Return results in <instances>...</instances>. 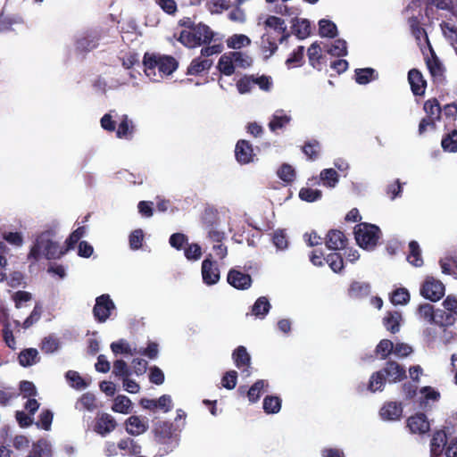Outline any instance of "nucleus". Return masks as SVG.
<instances>
[{"mask_svg":"<svg viewBox=\"0 0 457 457\" xmlns=\"http://www.w3.org/2000/svg\"><path fill=\"white\" fill-rule=\"evenodd\" d=\"M18 361L22 367L32 366L39 361L38 352L36 348L24 349L19 353Z\"/></svg>","mask_w":457,"mask_h":457,"instance_id":"obj_27","label":"nucleus"},{"mask_svg":"<svg viewBox=\"0 0 457 457\" xmlns=\"http://www.w3.org/2000/svg\"><path fill=\"white\" fill-rule=\"evenodd\" d=\"M375 79V70L372 68L356 69L355 81L360 85H365Z\"/></svg>","mask_w":457,"mask_h":457,"instance_id":"obj_42","label":"nucleus"},{"mask_svg":"<svg viewBox=\"0 0 457 457\" xmlns=\"http://www.w3.org/2000/svg\"><path fill=\"white\" fill-rule=\"evenodd\" d=\"M320 178L323 185L328 187H335L339 180L338 173L332 168L321 170Z\"/></svg>","mask_w":457,"mask_h":457,"instance_id":"obj_39","label":"nucleus"},{"mask_svg":"<svg viewBox=\"0 0 457 457\" xmlns=\"http://www.w3.org/2000/svg\"><path fill=\"white\" fill-rule=\"evenodd\" d=\"M390 300L395 305L406 304L410 301L409 291L404 287L397 288L392 293Z\"/></svg>","mask_w":457,"mask_h":457,"instance_id":"obj_48","label":"nucleus"},{"mask_svg":"<svg viewBox=\"0 0 457 457\" xmlns=\"http://www.w3.org/2000/svg\"><path fill=\"white\" fill-rule=\"evenodd\" d=\"M275 12L293 19L300 14L301 10L297 7L288 6L286 2H282L275 5Z\"/></svg>","mask_w":457,"mask_h":457,"instance_id":"obj_51","label":"nucleus"},{"mask_svg":"<svg viewBox=\"0 0 457 457\" xmlns=\"http://www.w3.org/2000/svg\"><path fill=\"white\" fill-rule=\"evenodd\" d=\"M143 64L145 73L147 77L154 76L155 69H158L162 75L169 76L176 71L179 66L178 61L172 56H160L148 53L144 55Z\"/></svg>","mask_w":457,"mask_h":457,"instance_id":"obj_3","label":"nucleus"},{"mask_svg":"<svg viewBox=\"0 0 457 457\" xmlns=\"http://www.w3.org/2000/svg\"><path fill=\"white\" fill-rule=\"evenodd\" d=\"M269 386V384L266 380L258 379L255 381L250 388L246 392V396L250 403H257L262 392Z\"/></svg>","mask_w":457,"mask_h":457,"instance_id":"obj_24","label":"nucleus"},{"mask_svg":"<svg viewBox=\"0 0 457 457\" xmlns=\"http://www.w3.org/2000/svg\"><path fill=\"white\" fill-rule=\"evenodd\" d=\"M441 146L445 152H457V129H454L451 133L446 134L442 138Z\"/></svg>","mask_w":457,"mask_h":457,"instance_id":"obj_41","label":"nucleus"},{"mask_svg":"<svg viewBox=\"0 0 457 457\" xmlns=\"http://www.w3.org/2000/svg\"><path fill=\"white\" fill-rule=\"evenodd\" d=\"M408 82L411 86L412 94L416 96L425 95L427 88V80L418 69H411L408 72Z\"/></svg>","mask_w":457,"mask_h":457,"instance_id":"obj_12","label":"nucleus"},{"mask_svg":"<svg viewBox=\"0 0 457 457\" xmlns=\"http://www.w3.org/2000/svg\"><path fill=\"white\" fill-rule=\"evenodd\" d=\"M412 36L417 39L420 40L421 37H425L428 39V35L424 28L420 26V21L417 16H411L408 20Z\"/></svg>","mask_w":457,"mask_h":457,"instance_id":"obj_43","label":"nucleus"},{"mask_svg":"<svg viewBox=\"0 0 457 457\" xmlns=\"http://www.w3.org/2000/svg\"><path fill=\"white\" fill-rule=\"evenodd\" d=\"M277 174L278 178L286 183H291L295 179V169L287 163L282 164L278 170Z\"/></svg>","mask_w":457,"mask_h":457,"instance_id":"obj_53","label":"nucleus"},{"mask_svg":"<svg viewBox=\"0 0 457 457\" xmlns=\"http://www.w3.org/2000/svg\"><path fill=\"white\" fill-rule=\"evenodd\" d=\"M442 305L444 309H441V312H444L445 315H451L454 324L456 320L455 316L457 315V298L451 295H447L443 301Z\"/></svg>","mask_w":457,"mask_h":457,"instance_id":"obj_44","label":"nucleus"},{"mask_svg":"<svg viewBox=\"0 0 457 457\" xmlns=\"http://www.w3.org/2000/svg\"><path fill=\"white\" fill-rule=\"evenodd\" d=\"M319 34L322 37H336L337 36V25L329 20L321 19L319 21Z\"/></svg>","mask_w":457,"mask_h":457,"instance_id":"obj_32","label":"nucleus"},{"mask_svg":"<svg viewBox=\"0 0 457 457\" xmlns=\"http://www.w3.org/2000/svg\"><path fill=\"white\" fill-rule=\"evenodd\" d=\"M67 251H69L67 247L63 249L60 247L56 242H54L44 235H41L37 238L36 243L30 249L29 257L38 260L41 253H43L48 260L59 259L65 254Z\"/></svg>","mask_w":457,"mask_h":457,"instance_id":"obj_4","label":"nucleus"},{"mask_svg":"<svg viewBox=\"0 0 457 457\" xmlns=\"http://www.w3.org/2000/svg\"><path fill=\"white\" fill-rule=\"evenodd\" d=\"M148 428L146 421L141 420L138 416H130L126 420V430L132 436H138L145 432Z\"/></svg>","mask_w":457,"mask_h":457,"instance_id":"obj_22","label":"nucleus"},{"mask_svg":"<svg viewBox=\"0 0 457 457\" xmlns=\"http://www.w3.org/2000/svg\"><path fill=\"white\" fill-rule=\"evenodd\" d=\"M111 349L115 355L120 353L133 355L137 353V349H132L129 343L124 339H120L117 342H112L111 344Z\"/></svg>","mask_w":457,"mask_h":457,"instance_id":"obj_47","label":"nucleus"},{"mask_svg":"<svg viewBox=\"0 0 457 457\" xmlns=\"http://www.w3.org/2000/svg\"><path fill=\"white\" fill-rule=\"evenodd\" d=\"M292 34L299 39H305L311 35V22L307 19H292Z\"/></svg>","mask_w":457,"mask_h":457,"instance_id":"obj_20","label":"nucleus"},{"mask_svg":"<svg viewBox=\"0 0 457 457\" xmlns=\"http://www.w3.org/2000/svg\"><path fill=\"white\" fill-rule=\"evenodd\" d=\"M132 402L131 400L123 395H119L115 397L112 410L114 412L122 414H128L131 411Z\"/></svg>","mask_w":457,"mask_h":457,"instance_id":"obj_31","label":"nucleus"},{"mask_svg":"<svg viewBox=\"0 0 457 457\" xmlns=\"http://www.w3.org/2000/svg\"><path fill=\"white\" fill-rule=\"evenodd\" d=\"M272 242L278 249H286L288 245V240L286 232L282 229L276 230L272 236Z\"/></svg>","mask_w":457,"mask_h":457,"instance_id":"obj_62","label":"nucleus"},{"mask_svg":"<svg viewBox=\"0 0 457 457\" xmlns=\"http://www.w3.org/2000/svg\"><path fill=\"white\" fill-rule=\"evenodd\" d=\"M407 261L415 267L423 265V259L421 256V250L417 241L412 240L409 243V253Z\"/></svg>","mask_w":457,"mask_h":457,"instance_id":"obj_28","label":"nucleus"},{"mask_svg":"<svg viewBox=\"0 0 457 457\" xmlns=\"http://www.w3.org/2000/svg\"><path fill=\"white\" fill-rule=\"evenodd\" d=\"M424 111L428 114L427 117L439 120L441 115V106L436 98H431L424 103Z\"/></svg>","mask_w":457,"mask_h":457,"instance_id":"obj_40","label":"nucleus"},{"mask_svg":"<svg viewBox=\"0 0 457 457\" xmlns=\"http://www.w3.org/2000/svg\"><path fill=\"white\" fill-rule=\"evenodd\" d=\"M446 444V434L444 430H437L434 433L431 439V451H441V445Z\"/></svg>","mask_w":457,"mask_h":457,"instance_id":"obj_60","label":"nucleus"},{"mask_svg":"<svg viewBox=\"0 0 457 457\" xmlns=\"http://www.w3.org/2000/svg\"><path fill=\"white\" fill-rule=\"evenodd\" d=\"M406 378L405 368L394 361H388L385 367L372 373L367 385V389L371 393L382 391L386 382L397 383Z\"/></svg>","mask_w":457,"mask_h":457,"instance_id":"obj_1","label":"nucleus"},{"mask_svg":"<svg viewBox=\"0 0 457 457\" xmlns=\"http://www.w3.org/2000/svg\"><path fill=\"white\" fill-rule=\"evenodd\" d=\"M304 56V46H299L293 51L290 56L287 59L286 64L288 68L302 66Z\"/></svg>","mask_w":457,"mask_h":457,"instance_id":"obj_45","label":"nucleus"},{"mask_svg":"<svg viewBox=\"0 0 457 457\" xmlns=\"http://www.w3.org/2000/svg\"><path fill=\"white\" fill-rule=\"evenodd\" d=\"M217 68L221 74L231 76L235 72L233 57L227 54L221 55L219 59Z\"/></svg>","mask_w":457,"mask_h":457,"instance_id":"obj_37","label":"nucleus"},{"mask_svg":"<svg viewBox=\"0 0 457 457\" xmlns=\"http://www.w3.org/2000/svg\"><path fill=\"white\" fill-rule=\"evenodd\" d=\"M394 344L389 339H382L376 346V353L380 356L381 360H386L392 353Z\"/></svg>","mask_w":457,"mask_h":457,"instance_id":"obj_49","label":"nucleus"},{"mask_svg":"<svg viewBox=\"0 0 457 457\" xmlns=\"http://www.w3.org/2000/svg\"><path fill=\"white\" fill-rule=\"evenodd\" d=\"M251 43V40L248 37L242 34H235L232 37H230L228 41V46L229 48H240L242 46H247Z\"/></svg>","mask_w":457,"mask_h":457,"instance_id":"obj_58","label":"nucleus"},{"mask_svg":"<svg viewBox=\"0 0 457 457\" xmlns=\"http://www.w3.org/2000/svg\"><path fill=\"white\" fill-rule=\"evenodd\" d=\"M325 261L334 272H339L344 268V260L340 253H329L325 258Z\"/></svg>","mask_w":457,"mask_h":457,"instance_id":"obj_54","label":"nucleus"},{"mask_svg":"<svg viewBox=\"0 0 457 457\" xmlns=\"http://www.w3.org/2000/svg\"><path fill=\"white\" fill-rule=\"evenodd\" d=\"M65 378L71 386L78 390L84 389L88 386L79 373L75 370L67 371Z\"/></svg>","mask_w":457,"mask_h":457,"instance_id":"obj_46","label":"nucleus"},{"mask_svg":"<svg viewBox=\"0 0 457 457\" xmlns=\"http://www.w3.org/2000/svg\"><path fill=\"white\" fill-rule=\"evenodd\" d=\"M213 64V60L210 58L195 57L187 69V75L202 76L208 73Z\"/></svg>","mask_w":457,"mask_h":457,"instance_id":"obj_16","label":"nucleus"},{"mask_svg":"<svg viewBox=\"0 0 457 457\" xmlns=\"http://www.w3.org/2000/svg\"><path fill=\"white\" fill-rule=\"evenodd\" d=\"M262 404L264 412L275 414L281 409V399L276 395H267L264 397Z\"/></svg>","mask_w":457,"mask_h":457,"instance_id":"obj_35","label":"nucleus"},{"mask_svg":"<svg viewBox=\"0 0 457 457\" xmlns=\"http://www.w3.org/2000/svg\"><path fill=\"white\" fill-rule=\"evenodd\" d=\"M235 156L237 161L242 164L252 162L254 156L252 145L244 139L237 141L235 147Z\"/></svg>","mask_w":457,"mask_h":457,"instance_id":"obj_18","label":"nucleus"},{"mask_svg":"<svg viewBox=\"0 0 457 457\" xmlns=\"http://www.w3.org/2000/svg\"><path fill=\"white\" fill-rule=\"evenodd\" d=\"M43 310L40 303H36L30 315L22 323V328L27 329L30 328L34 323L39 320L41 318Z\"/></svg>","mask_w":457,"mask_h":457,"instance_id":"obj_57","label":"nucleus"},{"mask_svg":"<svg viewBox=\"0 0 457 457\" xmlns=\"http://www.w3.org/2000/svg\"><path fill=\"white\" fill-rule=\"evenodd\" d=\"M237 381V372L236 370H229L224 373L221 378V385L226 389L231 390L235 388Z\"/></svg>","mask_w":457,"mask_h":457,"instance_id":"obj_64","label":"nucleus"},{"mask_svg":"<svg viewBox=\"0 0 457 457\" xmlns=\"http://www.w3.org/2000/svg\"><path fill=\"white\" fill-rule=\"evenodd\" d=\"M214 35L208 25L200 22L191 30H182L178 40L188 48H195L209 45L213 40Z\"/></svg>","mask_w":457,"mask_h":457,"instance_id":"obj_2","label":"nucleus"},{"mask_svg":"<svg viewBox=\"0 0 457 457\" xmlns=\"http://www.w3.org/2000/svg\"><path fill=\"white\" fill-rule=\"evenodd\" d=\"M403 415V406L401 403L387 402L380 410V416L384 420H397Z\"/></svg>","mask_w":457,"mask_h":457,"instance_id":"obj_19","label":"nucleus"},{"mask_svg":"<svg viewBox=\"0 0 457 457\" xmlns=\"http://www.w3.org/2000/svg\"><path fill=\"white\" fill-rule=\"evenodd\" d=\"M407 427L413 434L424 435L430 430V423L425 413L419 412L407 419Z\"/></svg>","mask_w":457,"mask_h":457,"instance_id":"obj_10","label":"nucleus"},{"mask_svg":"<svg viewBox=\"0 0 457 457\" xmlns=\"http://www.w3.org/2000/svg\"><path fill=\"white\" fill-rule=\"evenodd\" d=\"M327 52L334 56H345L347 54L346 41L341 38L336 39Z\"/></svg>","mask_w":457,"mask_h":457,"instance_id":"obj_52","label":"nucleus"},{"mask_svg":"<svg viewBox=\"0 0 457 457\" xmlns=\"http://www.w3.org/2000/svg\"><path fill=\"white\" fill-rule=\"evenodd\" d=\"M230 0H207L208 9L212 13H220L229 7Z\"/></svg>","mask_w":457,"mask_h":457,"instance_id":"obj_63","label":"nucleus"},{"mask_svg":"<svg viewBox=\"0 0 457 457\" xmlns=\"http://www.w3.org/2000/svg\"><path fill=\"white\" fill-rule=\"evenodd\" d=\"M445 293V285L434 277L428 276L420 287V295L431 302L439 301Z\"/></svg>","mask_w":457,"mask_h":457,"instance_id":"obj_8","label":"nucleus"},{"mask_svg":"<svg viewBox=\"0 0 457 457\" xmlns=\"http://www.w3.org/2000/svg\"><path fill=\"white\" fill-rule=\"evenodd\" d=\"M133 130L134 127L132 121L128 119L127 115H125L118 126L116 136L119 138H131Z\"/></svg>","mask_w":457,"mask_h":457,"instance_id":"obj_38","label":"nucleus"},{"mask_svg":"<svg viewBox=\"0 0 457 457\" xmlns=\"http://www.w3.org/2000/svg\"><path fill=\"white\" fill-rule=\"evenodd\" d=\"M265 29H273L275 32L280 34L278 43L282 44L290 37L291 33L287 31L285 21L279 17L270 15L264 21Z\"/></svg>","mask_w":457,"mask_h":457,"instance_id":"obj_13","label":"nucleus"},{"mask_svg":"<svg viewBox=\"0 0 457 457\" xmlns=\"http://www.w3.org/2000/svg\"><path fill=\"white\" fill-rule=\"evenodd\" d=\"M86 228L81 226L76 228L66 239L65 244L68 250L73 249L78 242L84 237Z\"/></svg>","mask_w":457,"mask_h":457,"instance_id":"obj_56","label":"nucleus"},{"mask_svg":"<svg viewBox=\"0 0 457 457\" xmlns=\"http://www.w3.org/2000/svg\"><path fill=\"white\" fill-rule=\"evenodd\" d=\"M115 309V304L107 294L101 295L96 297V304L93 308V314L95 319L98 322L106 321L110 316L112 311Z\"/></svg>","mask_w":457,"mask_h":457,"instance_id":"obj_9","label":"nucleus"},{"mask_svg":"<svg viewBox=\"0 0 457 457\" xmlns=\"http://www.w3.org/2000/svg\"><path fill=\"white\" fill-rule=\"evenodd\" d=\"M227 281L231 287L238 290L248 289L252 285V278L249 274L235 269L228 271Z\"/></svg>","mask_w":457,"mask_h":457,"instance_id":"obj_11","label":"nucleus"},{"mask_svg":"<svg viewBox=\"0 0 457 457\" xmlns=\"http://www.w3.org/2000/svg\"><path fill=\"white\" fill-rule=\"evenodd\" d=\"M320 151V144L316 139H312L304 143L303 152L310 161L318 159Z\"/></svg>","mask_w":457,"mask_h":457,"instance_id":"obj_36","label":"nucleus"},{"mask_svg":"<svg viewBox=\"0 0 457 457\" xmlns=\"http://www.w3.org/2000/svg\"><path fill=\"white\" fill-rule=\"evenodd\" d=\"M370 286L365 282L354 281L351 284L348 294L353 298H361L370 294Z\"/></svg>","mask_w":457,"mask_h":457,"instance_id":"obj_34","label":"nucleus"},{"mask_svg":"<svg viewBox=\"0 0 457 457\" xmlns=\"http://www.w3.org/2000/svg\"><path fill=\"white\" fill-rule=\"evenodd\" d=\"M112 373L116 377H120L122 378L131 375L129 368L128 367L126 361L123 360H117L113 362Z\"/></svg>","mask_w":457,"mask_h":457,"instance_id":"obj_61","label":"nucleus"},{"mask_svg":"<svg viewBox=\"0 0 457 457\" xmlns=\"http://www.w3.org/2000/svg\"><path fill=\"white\" fill-rule=\"evenodd\" d=\"M307 55L310 65L314 69L320 70L323 55L320 44L316 41L313 42L307 50Z\"/></svg>","mask_w":457,"mask_h":457,"instance_id":"obj_25","label":"nucleus"},{"mask_svg":"<svg viewBox=\"0 0 457 457\" xmlns=\"http://www.w3.org/2000/svg\"><path fill=\"white\" fill-rule=\"evenodd\" d=\"M119 449L127 451L129 454L133 455L139 453L140 446L131 438H124L118 443Z\"/></svg>","mask_w":457,"mask_h":457,"instance_id":"obj_59","label":"nucleus"},{"mask_svg":"<svg viewBox=\"0 0 457 457\" xmlns=\"http://www.w3.org/2000/svg\"><path fill=\"white\" fill-rule=\"evenodd\" d=\"M291 120V117L284 114L283 110L277 111L272 119L269 122V128L271 131L275 132L278 129L284 128Z\"/></svg>","mask_w":457,"mask_h":457,"instance_id":"obj_33","label":"nucleus"},{"mask_svg":"<svg viewBox=\"0 0 457 457\" xmlns=\"http://www.w3.org/2000/svg\"><path fill=\"white\" fill-rule=\"evenodd\" d=\"M154 438L158 444L165 445L171 451L179 442V433L173 424L168 421H160L155 424Z\"/></svg>","mask_w":457,"mask_h":457,"instance_id":"obj_7","label":"nucleus"},{"mask_svg":"<svg viewBox=\"0 0 457 457\" xmlns=\"http://www.w3.org/2000/svg\"><path fill=\"white\" fill-rule=\"evenodd\" d=\"M322 196V192L319 189H312L311 187H303L299 191V197L301 200L312 203L319 199H320Z\"/></svg>","mask_w":457,"mask_h":457,"instance_id":"obj_50","label":"nucleus"},{"mask_svg":"<svg viewBox=\"0 0 457 457\" xmlns=\"http://www.w3.org/2000/svg\"><path fill=\"white\" fill-rule=\"evenodd\" d=\"M98 40L95 35H86L76 41V47L80 52H89L98 46Z\"/></svg>","mask_w":457,"mask_h":457,"instance_id":"obj_30","label":"nucleus"},{"mask_svg":"<svg viewBox=\"0 0 457 457\" xmlns=\"http://www.w3.org/2000/svg\"><path fill=\"white\" fill-rule=\"evenodd\" d=\"M54 414L50 410H43L38 416V421L36 422V426L44 430H50L53 422Z\"/></svg>","mask_w":457,"mask_h":457,"instance_id":"obj_55","label":"nucleus"},{"mask_svg":"<svg viewBox=\"0 0 457 457\" xmlns=\"http://www.w3.org/2000/svg\"><path fill=\"white\" fill-rule=\"evenodd\" d=\"M417 315L419 319L429 324H436L442 328H447L453 325V319L451 315H445L441 309L435 310L430 303H425L418 306Z\"/></svg>","mask_w":457,"mask_h":457,"instance_id":"obj_6","label":"nucleus"},{"mask_svg":"<svg viewBox=\"0 0 457 457\" xmlns=\"http://www.w3.org/2000/svg\"><path fill=\"white\" fill-rule=\"evenodd\" d=\"M402 314L399 312H389L383 319V324L386 328L392 334H395L400 330V322Z\"/></svg>","mask_w":457,"mask_h":457,"instance_id":"obj_26","label":"nucleus"},{"mask_svg":"<svg viewBox=\"0 0 457 457\" xmlns=\"http://www.w3.org/2000/svg\"><path fill=\"white\" fill-rule=\"evenodd\" d=\"M325 239L326 246L330 250L344 249L348 242L345 233L338 229H330Z\"/></svg>","mask_w":457,"mask_h":457,"instance_id":"obj_17","label":"nucleus"},{"mask_svg":"<svg viewBox=\"0 0 457 457\" xmlns=\"http://www.w3.org/2000/svg\"><path fill=\"white\" fill-rule=\"evenodd\" d=\"M232 359L236 367L240 370L242 373H246L245 376L250 375L249 368L251 366V356L245 346H237L232 353Z\"/></svg>","mask_w":457,"mask_h":457,"instance_id":"obj_15","label":"nucleus"},{"mask_svg":"<svg viewBox=\"0 0 457 457\" xmlns=\"http://www.w3.org/2000/svg\"><path fill=\"white\" fill-rule=\"evenodd\" d=\"M202 277L204 284L212 286L220 280V270L215 262L206 258L202 262Z\"/></svg>","mask_w":457,"mask_h":457,"instance_id":"obj_14","label":"nucleus"},{"mask_svg":"<svg viewBox=\"0 0 457 457\" xmlns=\"http://www.w3.org/2000/svg\"><path fill=\"white\" fill-rule=\"evenodd\" d=\"M427 66L431 77L435 80H442L444 79L445 67L434 52L432 53L431 59L427 60Z\"/></svg>","mask_w":457,"mask_h":457,"instance_id":"obj_23","label":"nucleus"},{"mask_svg":"<svg viewBox=\"0 0 457 457\" xmlns=\"http://www.w3.org/2000/svg\"><path fill=\"white\" fill-rule=\"evenodd\" d=\"M354 236L361 248L373 250L380 238L381 230L377 225L361 222L354 227Z\"/></svg>","mask_w":457,"mask_h":457,"instance_id":"obj_5","label":"nucleus"},{"mask_svg":"<svg viewBox=\"0 0 457 457\" xmlns=\"http://www.w3.org/2000/svg\"><path fill=\"white\" fill-rule=\"evenodd\" d=\"M117 426L116 420L108 413H103L96 420V431L104 436L115 429Z\"/></svg>","mask_w":457,"mask_h":457,"instance_id":"obj_21","label":"nucleus"},{"mask_svg":"<svg viewBox=\"0 0 457 457\" xmlns=\"http://www.w3.org/2000/svg\"><path fill=\"white\" fill-rule=\"evenodd\" d=\"M271 306L267 297L257 298L252 306V314L257 318L263 319L270 312Z\"/></svg>","mask_w":457,"mask_h":457,"instance_id":"obj_29","label":"nucleus"}]
</instances>
